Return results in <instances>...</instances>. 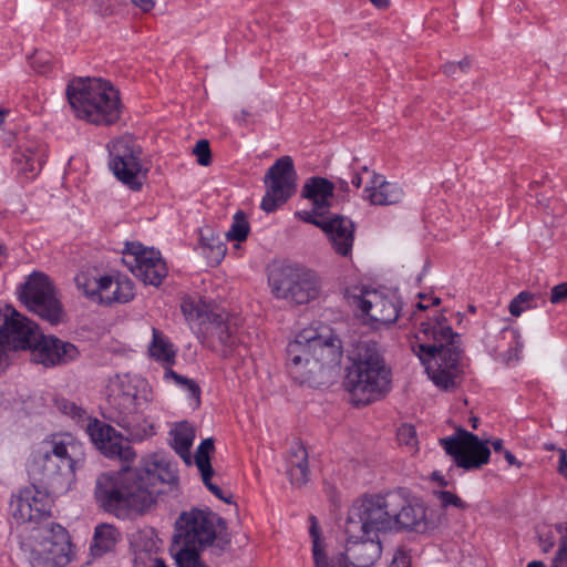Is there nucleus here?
<instances>
[{
    "mask_svg": "<svg viewBox=\"0 0 567 567\" xmlns=\"http://www.w3.org/2000/svg\"><path fill=\"white\" fill-rule=\"evenodd\" d=\"M74 280L80 291H82L86 297L99 301L102 277L95 278L82 272L79 274Z\"/></svg>",
    "mask_w": 567,
    "mask_h": 567,
    "instance_id": "nucleus-40",
    "label": "nucleus"
},
{
    "mask_svg": "<svg viewBox=\"0 0 567 567\" xmlns=\"http://www.w3.org/2000/svg\"><path fill=\"white\" fill-rule=\"evenodd\" d=\"M369 522L375 529L386 532L410 530L427 533L435 529L440 518L420 499L411 497L405 488L361 499Z\"/></svg>",
    "mask_w": 567,
    "mask_h": 567,
    "instance_id": "nucleus-4",
    "label": "nucleus"
},
{
    "mask_svg": "<svg viewBox=\"0 0 567 567\" xmlns=\"http://www.w3.org/2000/svg\"><path fill=\"white\" fill-rule=\"evenodd\" d=\"M560 457H559V466L558 471L561 475L567 477V452L565 450H560Z\"/></svg>",
    "mask_w": 567,
    "mask_h": 567,
    "instance_id": "nucleus-53",
    "label": "nucleus"
},
{
    "mask_svg": "<svg viewBox=\"0 0 567 567\" xmlns=\"http://www.w3.org/2000/svg\"><path fill=\"white\" fill-rule=\"evenodd\" d=\"M288 475L295 487H302L309 481L308 452L302 444L293 445L289 453Z\"/></svg>",
    "mask_w": 567,
    "mask_h": 567,
    "instance_id": "nucleus-29",
    "label": "nucleus"
},
{
    "mask_svg": "<svg viewBox=\"0 0 567 567\" xmlns=\"http://www.w3.org/2000/svg\"><path fill=\"white\" fill-rule=\"evenodd\" d=\"M344 298L360 317L369 318L374 328L393 323L399 317V301L394 295L355 285L346 289Z\"/></svg>",
    "mask_w": 567,
    "mask_h": 567,
    "instance_id": "nucleus-11",
    "label": "nucleus"
},
{
    "mask_svg": "<svg viewBox=\"0 0 567 567\" xmlns=\"http://www.w3.org/2000/svg\"><path fill=\"white\" fill-rule=\"evenodd\" d=\"M19 298L30 311L50 323L55 324L61 321L62 308L47 275L34 272L29 276L20 288Z\"/></svg>",
    "mask_w": 567,
    "mask_h": 567,
    "instance_id": "nucleus-14",
    "label": "nucleus"
},
{
    "mask_svg": "<svg viewBox=\"0 0 567 567\" xmlns=\"http://www.w3.org/2000/svg\"><path fill=\"white\" fill-rule=\"evenodd\" d=\"M107 456H117L124 462H132L135 458V452L133 449L128 445L123 446L118 442H115L114 444H111L107 449Z\"/></svg>",
    "mask_w": 567,
    "mask_h": 567,
    "instance_id": "nucleus-45",
    "label": "nucleus"
},
{
    "mask_svg": "<svg viewBox=\"0 0 567 567\" xmlns=\"http://www.w3.org/2000/svg\"><path fill=\"white\" fill-rule=\"evenodd\" d=\"M334 185L323 177H311L302 187V196L311 202L317 216L327 215L333 198Z\"/></svg>",
    "mask_w": 567,
    "mask_h": 567,
    "instance_id": "nucleus-24",
    "label": "nucleus"
},
{
    "mask_svg": "<svg viewBox=\"0 0 567 567\" xmlns=\"http://www.w3.org/2000/svg\"><path fill=\"white\" fill-rule=\"evenodd\" d=\"M311 526H310V536L312 538V553L316 567H348L343 565L341 560L338 563L330 564L326 556L323 555L319 540V526L318 520L315 516L310 517Z\"/></svg>",
    "mask_w": 567,
    "mask_h": 567,
    "instance_id": "nucleus-38",
    "label": "nucleus"
},
{
    "mask_svg": "<svg viewBox=\"0 0 567 567\" xmlns=\"http://www.w3.org/2000/svg\"><path fill=\"white\" fill-rule=\"evenodd\" d=\"M527 567H546L543 561L534 560ZM551 567H567V546L559 545L558 551L553 560Z\"/></svg>",
    "mask_w": 567,
    "mask_h": 567,
    "instance_id": "nucleus-48",
    "label": "nucleus"
},
{
    "mask_svg": "<svg viewBox=\"0 0 567 567\" xmlns=\"http://www.w3.org/2000/svg\"><path fill=\"white\" fill-rule=\"evenodd\" d=\"M86 432L91 440L93 441V443L100 450L104 451L105 454L107 453L109 446L115 443V441L113 440L115 435V430L112 426L99 421L97 419L89 420V423L86 425Z\"/></svg>",
    "mask_w": 567,
    "mask_h": 567,
    "instance_id": "nucleus-32",
    "label": "nucleus"
},
{
    "mask_svg": "<svg viewBox=\"0 0 567 567\" xmlns=\"http://www.w3.org/2000/svg\"><path fill=\"white\" fill-rule=\"evenodd\" d=\"M351 183L354 187L359 188L362 185V174L360 172H354Z\"/></svg>",
    "mask_w": 567,
    "mask_h": 567,
    "instance_id": "nucleus-59",
    "label": "nucleus"
},
{
    "mask_svg": "<svg viewBox=\"0 0 567 567\" xmlns=\"http://www.w3.org/2000/svg\"><path fill=\"white\" fill-rule=\"evenodd\" d=\"M369 509L362 501L355 502L348 512L344 532L347 535L344 557L354 567H372L381 557L380 534L369 522Z\"/></svg>",
    "mask_w": 567,
    "mask_h": 567,
    "instance_id": "nucleus-9",
    "label": "nucleus"
},
{
    "mask_svg": "<svg viewBox=\"0 0 567 567\" xmlns=\"http://www.w3.org/2000/svg\"><path fill=\"white\" fill-rule=\"evenodd\" d=\"M205 331L209 347L223 357L235 354L241 343L237 323L227 313L212 315Z\"/></svg>",
    "mask_w": 567,
    "mask_h": 567,
    "instance_id": "nucleus-21",
    "label": "nucleus"
},
{
    "mask_svg": "<svg viewBox=\"0 0 567 567\" xmlns=\"http://www.w3.org/2000/svg\"><path fill=\"white\" fill-rule=\"evenodd\" d=\"M457 65L454 62H447L443 65L442 71L444 74L452 76L456 73Z\"/></svg>",
    "mask_w": 567,
    "mask_h": 567,
    "instance_id": "nucleus-55",
    "label": "nucleus"
},
{
    "mask_svg": "<svg viewBox=\"0 0 567 567\" xmlns=\"http://www.w3.org/2000/svg\"><path fill=\"white\" fill-rule=\"evenodd\" d=\"M84 461L83 445L70 434H52L38 443L28 461L29 473L55 495L64 494Z\"/></svg>",
    "mask_w": 567,
    "mask_h": 567,
    "instance_id": "nucleus-2",
    "label": "nucleus"
},
{
    "mask_svg": "<svg viewBox=\"0 0 567 567\" xmlns=\"http://www.w3.org/2000/svg\"><path fill=\"white\" fill-rule=\"evenodd\" d=\"M269 286L275 297L295 305H305L317 299L321 291L318 275L300 265H287L274 270Z\"/></svg>",
    "mask_w": 567,
    "mask_h": 567,
    "instance_id": "nucleus-10",
    "label": "nucleus"
},
{
    "mask_svg": "<svg viewBox=\"0 0 567 567\" xmlns=\"http://www.w3.org/2000/svg\"><path fill=\"white\" fill-rule=\"evenodd\" d=\"M145 382L128 374L116 375L107 386L104 417L126 431L135 441L152 436L154 425L144 421L137 423L138 411L147 402Z\"/></svg>",
    "mask_w": 567,
    "mask_h": 567,
    "instance_id": "nucleus-7",
    "label": "nucleus"
},
{
    "mask_svg": "<svg viewBox=\"0 0 567 567\" xmlns=\"http://www.w3.org/2000/svg\"><path fill=\"white\" fill-rule=\"evenodd\" d=\"M152 334L153 339L148 347L151 357L164 364L172 365L176 358L173 343L156 328L152 329Z\"/></svg>",
    "mask_w": 567,
    "mask_h": 567,
    "instance_id": "nucleus-31",
    "label": "nucleus"
},
{
    "mask_svg": "<svg viewBox=\"0 0 567 567\" xmlns=\"http://www.w3.org/2000/svg\"><path fill=\"white\" fill-rule=\"evenodd\" d=\"M177 483V470L171 462L147 460L134 468L100 474L94 495L101 508L126 519L152 511L159 495L175 491Z\"/></svg>",
    "mask_w": 567,
    "mask_h": 567,
    "instance_id": "nucleus-1",
    "label": "nucleus"
},
{
    "mask_svg": "<svg viewBox=\"0 0 567 567\" xmlns=\"http://www.w3.org/2000/svg\"><path fill=\"white\" fill-rule=\"evenodd\" d=\"M504 457H505V460L507 461V463L509 465H515V466H518V467L522 465L520 462H518L516 460V457L508 450L504 451Z\"/></svg>",
    "mask_w": 567,
    "mask_h": 567,
    "instance_id": "nucleus-58",
    "label": "nucleus"
},
{
    "mask_svg": "<svg viewBox=\"0 0 567 567\" xmlns=\"http://www.w3.org/2000/svg\"><path fill=\"white\" fill-rule=\"evenodd\" d=\"M19 350L13 349L4 340L0 339V374H2L12 362V358Z\"/></svg>",
    "mask_w": 567,
    "mask_h": 567,
    "instance_id": "nucleus-47",
    "label": "nucleus"
},
{
    "mask_svg": "<svg viewBox=\"0 0 567 567\" xmlns=\"http://www.w3.org/2000/svg\"><path fill=\"white\" fill-rule=\"evenodd\" d=\"M172 446L176 453L189 463V450L194 441V430L187 423H181L171 432Z\"/></svg>",
    "mask_w": 567,
    "mask_h": 567,
    "instance_id": "nucleus-33",
    "label": "nucleus"
},
{
    "mask_svg": "<svg viewBox=\"0 0 567 567\" xmlns=\"http://www.w3.org/2000/svg\"><path fill=\"white\" fill-rule=\"evenodd\" d=\"M367 199L372 205H394L402 200L403 189L396 184L385 181V178L377 173H372V177L365 187Z\"/></svg>",
    "mask_w": 567,
    "mask_h": 567,
    "instance_id": "nucleus-25",
    "label": "nucleus"
},
{
    "mask_svg": "<svg viewBox=\"0 0 567 567\" xmlns=\"http://www.w3.org/2000/svg\"><path fill=\"white\" fill-rule=\"evenodd\" d=\"M99 302L111 305L113 302H127L134 297L133 284L126 278L103 276Z\"/></svg>",
    "mask_w": 567,
    "mask_h": 567,
    "instance_id": "nucleus-28",
    "label": "nucleus"
},
{
    "mask_svg": "<svg viewBox=\"0 0 567 567\" xmlns=\"http://www.w3.org/2000/svg\"><path fill=\"white\" fill-rule=\"evenodd\" d=\"M122 260L146 285L158 286L167 275V267L159 251L140 243H126Z\"/></svg>",
    "mask_w": 567,
    "mask_h": 567,
    "instance_id": "nucleus-17",
    "label": "nucleus"
},
{
    "mask_svg": "<svg viewBox=\"0 0 567 567\" xmlns=\"http://www.w3.org/2000/svg\"><path fill=\"white\" fill-rule=\"evenodd\" d=\"M56 406L60 412L65 415L71 416L76 421L84 420L86 417V411L81 406L76 405L74 402L69 401L66 399H61L56 401Z\"/></svg>",
    "mask_w": 567,
    "mask_h": 567,
    "instance_id": "nucleus-42",
    "label": "nucleus"
},
{
    "mask_svg": "<svg viewBox=\"0 0 567 567\" xmlns=\"http://www.w3.org/2000/svg\"><path fill=\"white\" fill-rule=\"evenodd\" d=\"M249 223L244 212L238 210L233 218V224L226 233V238L233 241H244L249 234Z\"/></svg>",
    "mask_w": 567,
    "mask_h": 567,
    "instance_id": "nucleus-41",
    "label": "nucleus"
},
{
    "mask_svg": "<svg viewBox=\"0 0 567 567\" xmlns=\"http://www.w3.org/2000/svg\"><path fill=\"white\" fill-rule=\"evenodd\" d=\"M421 332L433 339L432 344H421L420 351L429 378L443 390H453L458 386L463 369L461 365L460 336L446 324L443 315L433 320L421 323Z\"/></svg>",
    "mask_w": 567,
    "mask_h": 567,
    "instance_id": "nucleus-5",
    "label": "nucleus"
},
{
    "mask_svg": "<svg viewBox=\"0 0 567 567\" xmlns=\"http://www.w3.org/2000/svg\"><path fill=\"white\" fill-rule=\"evenodd\" d=\"M157 539L150 538V544L145 548H138L135 551L134 566L135 567H167L165 561L156 556Z\"/></svg>",
    "mask_w": 567,
    "mask_h": 567,
    "instance_id": "nucleus-35",
    "label": "nucleus"
},
{
    "mask_svg": "<svg viewBox=\"0 0 567 567\" xmlns=\"http://www.w3.org/2000/svg\"><path fill=\"white\" fill-rule=\"evenodd\" d=\"M223 525V519L216 514L194 508L179 515L173 539L177 545L208 547Z\"/></svg>",
    "mask_w": 567,
    "mask_h": 567,
    "instance_id": "nucleus-12",
    "label": "nucleus"
},
{
    "mask_svg": "<svg viewBox=\"0 0 567 567\" xmlns=\"http://www.w3.org/2000/svg\"><path fill=\"white\" fill-rule=\"evenodd\" d=\"M55 539L48 530L39 535L40 540L31 548L29 560L33 567H63L70 561V543L64 528L58 526Z\"/></svg>",
    "mask_w": 567,
    "mask_h": 567,
    "instance_id": "nucleus-18",
    "label": "nucleus"
},
{
    "mask_svg": "<svg viewBox=\"0 0 567 567\" xmlns=\"http://www.w3.org/2000/svg\"><path fill=\"white\" fill-rule=\"evenodd\" d=\"M206 547L185 546L174 543L172 553L178 567H206L202 561L199 551Z\"/></svg>",
    "mask_w": 567,
    "mask_h": 567,
    "instance_id": "nucleus-34",
    "label": "nucleus"
},
{
    "mask_svg": "<svg viewBox=\"0 0 567 567\" xmlns=\"http://www.w3.org/2000/svg\"><path fill=\"white\" fill-rule=\"evenodd\" d=\"M296 171L290 156L278 158L265 175L267 186L261 200V208L266 213L275 212L284 205L296 192Z\"/></svg>",
    "mask_w": 567,
    "mask_h": 567,
    "instance_id": "nucleus-16",
    "label": "nucleus"
},
{
    "mask_svg": "<svg viewBox=\"0 0 567 567\" xmlns=\"http://www.w3.org/2000/svg\"><path fill=\"white\" fill-rule=\"evenodd\" d=\"M143 12H150L155 7V0H131Z\"/></svg>",
    "mask_w": 567,
    "mask_h": 567,
    "instance_id": "nucleus-52",
    "label": "nucleus"
},
{
    "mask_svg": "<svg viewBox=\"0 0 567 567\" xmlns=\"http://www.w3.org/2000/svg\"><path fill=\"white\" fill-rule=\"evenodd\" d=\"M549 300L554 305L567 301V281L553 287Z\"/></svg>",
    "mask_w": 567,
    "mask_h": 567,
    "instance_id": "nucleus-51",
    "label": "nucleus"
},
{
    "mask_svg": "<svg viewBox=\"0 0 567 567\" xmlns=\"http://www.w3.org/2000/svg\"><path fill=\"white\" fill-rule=\"evenodd\" d=\"M538 300L545 303L542 295L522 291L511 301L509 312L514 317H519L525 310L538 307Z\"/></svg>",
    "mask_w": 567,
    "mask_h": 567,
    "instance_id": "nucleus-37",
    "label": "nucleus"
},
{
    "mask_svg": "<svg viewBox=\"0 0 567 567\" xmlns=\"http://www.w3.org/2000/svg\"><path fill=\"white\" fill-rule=\"evenodd\" d=\"M492 444V447L494 449L495 452H503L504 453V447H503V440L501 439H496V440H493L491 442Z\"/></svg>",
    "mask_w": 567,
    "mask_h": 567,
    "instance_id": "nucleus-60",
    "label": "nucleus"
},
{
    "mask_svg": "<svg viewBox=\"0 0 567 567\" xmlns=\"http://www.w3.org/2000/svg\"><path fill=\"white\" fill-rule=\"evenodd\" d=\"M13 164L19 174L34 177L42 166V150L38 142H24L17 146Z\"/></svg>",
    "mask_w": 567,
    "mask_h": 567,
    "instance_id": "nucleus-27",
    "label": "nucleus"
},
{
    "mask_svg": "<svg viewBox=\"0 0 567 567\" xmlns=\"http://www.w3.org/2000/svg\"><path fill=\"white\" fill-rule=\"evenodd\" d=\"M295 216L305 221L312 224L321 229V226L326 219L327 216L319 217L315 214L313 208L311 210H300L295 214Z\"/></svg>",
    "mask_w": 567,
    "mask_h": 567,
    "instance_id": "nucleus-50",
    "label": "nucleus"
},
{
    "mask_svg": "<svg viewBox=\"0 0 567 567\" xmlns=\"http://www.w3.org/2000/svg\"><path fill=\"white\" fill-rule=\"evenodd\" d=\"M375 7L383 9L390 3V0H370Z\"/></svg>",
    "mask_w": 567,
    "mask_h": 567,
    "instance_id": "nucleus-62",
    "label": "nucleus"
},
{
    "mask_svg": "<svg viewBox=\"0 0 567 567\" xmlns=\"http://www.w3.org/2000/svg\"><path fill=\"white\" fill-rule=\"evenodd\" d=\"M8 257H9V251H8L7 246L0 241V267H2L4 265Z\"/></svg>",
    "mask_w": 567,
    "mask_h": 567,
    "instance_id": "nucleus-56",
    "label": "nucleus"
},
{
    "mask_svg": "<svg viewBox=\"0 0 567 567\" xmlns=\"http://www.w3.org/2000/svg\"><path fill=\"white\" fill-rule=\"evenodd\" d=\"M110 168L118 181L137 190L145 177L142 169L141 147L130 135L114 138L107 145Z\"/></svg>",
    "mask_w": 567,
    "mask_h": 567,
    "instance_id": "nucleus-13",
    "label": "nucleus"
},
{
    "mask_svg": "<svg viewBox=\"0 0 567 567\" xmlns=\"http://www.w3.org/2000/svg\"><path fill=\"white\" fill-rule=\"evenodd\" d=\"M339 186L341 189L346 190L348 188V182L343 178H339Z\"/></svg>",
    "mask_w": 567,
    "mask_h": 567,
    "instance_id": "nucleus-64",
    "label": "nucleus"
},
{
    "mask_svg": "<svg viewBox=\"0 0 567 567\" xmlns=\"http://www.w3.org/2000/svg\"><path fill=\"white\" fill-rule=\"evenodd\" d=\"M396 437L400 444L415 449L417 445L416 431L411 424H403L399 427Z\"/></svg>",
    "mask_w": 567,
    "mask_h": 567,
    "instance_id": "nucleus-43",
    "label": "nucleus"
},
{
    "mask_svg": "<svg viewBox=\"0 0 567 567\" xmlns=\"http://www.w3.org/2000/svg\"><path fill=\"white\" fill-rule=\"evenodd\" d=\"M31 360L44 368L65 365L76 360L80 351L76 346L55 336L41 332L30 348Z\"/></svg>",
    "mask_w": 567,
    "mask_h": 567,
    "instance_id": "nucleus-19",
    "label": "nucleus"
},
{
    "mask_svg": "<svg viewBox=\"0 0 567 567\" xmlns=\"http://www.w3.org/2000/svg\"><path fill=\"white\" fill-rule=\"evenodd\" d=\"M390 567H411V556L406 548L398 547L394 551Z\"/></svg>",
    "mask_w": 567,
    "mask_h": 567,
    "instance_id": "nucleus-49",
    "label": "nucleus"
},
{
    "mask_svg": "<svg viewBox=\"0 0 567 567\" xmlns=\"http://www.w3.org/2000/svg\"><path fill=\"white\" fill-rule=\"evenodd\" d=\"M456 65H457V69H460L461 71L467 72V70L471 66V61L465 58L462 61H460L458 63H456Z\"/></svg>",
    "mask_w": 567,
    "mask_h": 567,
    "instance_id": "nucleus-61",
    "label": "nucleus"
},
{
    "mask_svg": "<svg viewBox=\"0 0 567 567\" xmlns=\"http://www.w3.org/2000/svg\"><path fill=\"white\" fill-rule=\"evenodd\" d=\"M341 358L340 339L320 336L313 329H303L287 346L288 372L299 384H324L327 372L338 367Z\"/></svg>",
    "mask_w": 567,
    "mask_h": 567,
    "instance_id": "nucleus-3",
    "label": "nucleus"
},
{
    "mask_svg": "<svg viewBox=\"0 0 567 567\" xmlns=\"http://www.w3.org/2000/svg\"><path fill=\"white\" fill-rule=\"evenodd\" d=\"M554 547V540L551 538H540V548L544 553H548Z\"/></svg>",
    "mask_w": 567,
    "mask_h": 567,
    "instance_id": "nucleus-57",
    "label": "nucleus"
},
{
    "mask_svg": "<svg viewBox=\"0 0 567 567\" xmlns=\"http://www.w3.org/2000/svg\"><path fill=\"white\" fill-rule=\"evenodd\" d=\"M118 533L116 528L109 524L96 526L94 532V548L100 554L105 553L115 545Z\"/></svg>",
    "mask_w": 567,
    "mask_h": 567,
    "instance_id": "nucleus-36",
    "label": "nucleus"
},
{
    "mask_svg": "<svg viewBox=\"0 0 567 567\" xmlns=\"http://www.w3.org/2000/svg\"><path fill=\"white\" fill-rule=\"evenodd\" d=\"M0 339L17 350H30L40 331L34 322L11 306L0 310Z\"/></svg>",
    "mask_w": 567,
    "mask_h": 567,
    "instance_id": "nucleus-20",
    "label": "nucleus"
},
{
    "mask_svg": "<svg viewBox=\"0 0 567 567\" xmlns=\"http://www.w3.org/2000/svg\"><path fill=\"white\" fill-rule=\"evenodd\" d=\"M226 252V248L223 245L217 246V256L224 257Z\"/></svg>",
    "mask_w": 567,
    "mask_h": 567,
    "instance_id": "nucleus-63",
    "label": "nucleus"
},
{
    "mask_svg": "<svg viewBox=\"0 0 567 567\" xmlns=\"http://www.w3.org/2000/svg\"><path fill=\"white\" fill-rule=\"evenodd\" d=\"M66 95L75 115L89 123L110 125L121 116L118 91L102 79H76L69 83Z\"/></svg>",
    "mask_w": 567,
    "mask_h": 567,
    "instance_id": "nucleus-8",
    "label": "nucleus"
},
{
    "mask_svg": "<svg viewBox=\"0 0 567 567\" xmlns=\"http://www.w3.org/2000/svg\"><path fill=\"white\" fill-rule=\"evenodd\" d=\"M165 378L173 379L176 382V384L181 385L188 393V396L192 400V404L194 405V408L199 406L202 391L199 385L194 380L182 377L169 368L166 369L165 371Z\"/></svg>",
    "mask_w": 567,
    "mask_h": 567,
    "instance_id": "nucleus-39",
    "label": "nucleus"
},
{
    "mask_svg": "<svg viewBox=\"0 0 567 567\" xmlns=\"http://www.w3.org/2000/svg\"><path fill=\"white\" fill-rule=\"evenodd\" d=\"M556 529L560 534L564 533V535L561 536L559 545H566L567 546V522L566 523H560V524L556 525Z\"/></svg>",
    "mask_w": 567,
    "mask_h": 567,
    "instance_id": "nucleus-54",
    "label": "nucleus"
},
{
    "mask_svg": "<svg viewBox=\"0 0 567 567\" xmlns=\"http://www.w3.org/2000/svg\"><path fill=\"white\" fill-rule=\"evenodd\" d=\"M440 445L464 470L481 468L489 461L491 451L486 443L464 429H457L453 435L440 439Z\"/></svg>",
    "mask_w": 567,
    "mask_h": 567,
    "instance_id": "nucleus-15",
    "label": "nucleus"
},
{
    "mask_svg": "<svg viewBox=\"0 0 567 567\" xmlns=\"http://www.w3.org/2000/svg\"><path fill=\"white\" fill-rule=\"evenodd\" d=\"M435 496L437 497L443 507L453 506L463 511L466 509L467 507L464 501H462L456 494L450 491L435 492Z\"/></svg>",
    "mask_w": 567,
    "mask_h": 567,
    "instance_id": "nucleus-44",
    "label": "nucleus"
},
{
    "mask_svg": "<svg viewBox=\"0 0 567 567\" xmlns=\"http://www.w3.org/2000/svg\"><path fill=\"white\" fill-rule=\"evenodd\" d=\"M193 153L197 156V163L202 166H207L212 162V153L209 148V143L207 140H199Z\"/></svg>",
    "mask_w": 567,
    "mask_h": 567,
    "instance_id": "nucleus-46",
    "label": "nucleus"
},
{
    "mask_svg": "<svg viewBox=\"0 0 567 567\" xmlns=\"http://www.w3.org/2000/svg\"><path fill=\"white\" fill-rule=\"evenodd\" d=\"M10 509L18 524L38 522L48 514L44 497L33 488H24L13 496Z\"/></svg>",
    "mask_w": 567,
    "mask_h": 567,
    "instance_id": "nucleus-22",
    "label": "nucleus"
},
{
    "mask_svg": "<svg viewBox=\"0 0 567 567\" xmlns=\"http://www.w3.org/2000/svg\"><path fill=\"white\" fill-rule=\"evenodd\" d=\"M214 441L213 439H205L202 441L199 446L197 447L196 454H195V464L197 468L200 472L203 482L205 486L219 499L224 501L227 504L233 503V495L228 493L227 495L224 493V491L217 486L216 484L212 483V476L214 473V470L210 464V453L214 451Z\"/></svg>",
    "mask_w": 567,
    "mask_h": 567,
    "instance_id": "nucleus-26",
    "label": "nucleus"
},
{
    "mask_svg": "<svg viewBox=\"0 0 567 567\" xmlns=\"http://www.w3.org/2000/svg\"><path fill=\"white\" fill-rule=\"evenodd\" d=\"M347 386L357 405H367L391 390V370L374 341H360L352 353Z\"/></svg>",
    "mask_w": 567,
    "mask_h": 567,
    "instance_id": "nucleus-6",
    "label": "nucleus"
},
{
    "mask_svg": "<svg viewBox=\"0 0 567 567\" xmlns=\"http://www.w3.org/2000/svg\"><path fill=\"white\" fill-rule=\"evenodd\" d=\"M321 230L327 234L337 254L348 256L351 252L354 240V224L351 219L341 215L326 217Z\"/></svg>",
    "mask_w": 567,
    "mask_h": 567,
    "instance_id": "nucleus-23",
    "label": "nucleus"
},
{
    "mask_svg": "<svg viewBox=\"0 0 567 567\" xmlns=\"http://www.w3.org/2000/svg\"><path fill=\"white\" fill-rule=\"evenodd\" d=\"M181 310L189 322H198L205 327L212 319V315H217L210 310L209 306L198 297L186 296L182 299Z\"/></svg>",
    "mask_w": 567,
    "mask_h": 567,
    "instance_id": "nucleus-30",
    "label": "nucleus"
}]
</instances>
